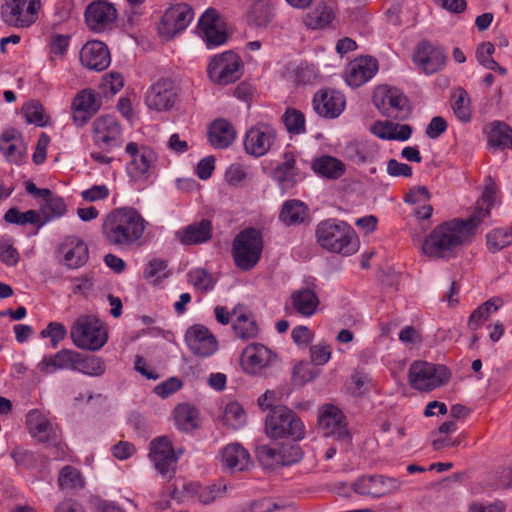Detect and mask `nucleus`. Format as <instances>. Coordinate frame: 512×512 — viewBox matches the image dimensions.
<instances>
[{
  "instance_id": "obj_1",
  "label": "nucleus",
  "mask_w": 512,
  "mask_h": 512,
  "mask_svg": "<svg viewBox=\"0 0 512 512\" xmlns=\"http://www.w3.org/2000/svg\"><path fill=\"white\" fill-rule=\"evenodd\" d=\"M495 188L486 186L476 202L474 212L465 220L452 219L437 225L425 238L422 250L430 258L440 259L452 255L460 246L470 241L480 223L490 215Z\"/></svg>"
},
{
  "instance_id": "obj_2",
  "label": "nucleus",
  "mask_w": 512,
  "mask_h": 512,
  "mask_svg": "<svg viewBox=\"0 0 512 512\" xmlns=\"http://www.w3.org/2000/svg\"><path fill=\"white\" fill-rule=\"evenodd\" d=\"M148 222L132 207L116 208L108 213L102 224V235L109 246L130 250L143 244Z\"/></svg>"
},
{
  "instance_id": "obj_3",
  "label": "nucleus",
  "mask_w": 512,
  "mask_h": 512,
  "mask_svg": "<svg viewBox=\"0 0 512 512\" xmlns=\"http://www.w3.org/2000/svg\"><path fill=\"white\" fill-rule=\"evenodd\" d=\"M315 236L320 247L332 253L349 256L359 249L355 230L342 220L332 218L320 221Z\"/></svg>"
},
{
  "instance_id": "obj_4",
  "label": "nucleus",
  "mask_w": 512,
  "mask_h": 512,
  "mask_svg": "<svg viewBox=\"0 0 512 512\" xmlns=\"http://www.w3.org/2000/svg\"><path fill=\"white\" fill-rule=\"evenodd\" d=\"M264 248L262 232L249 227L241 230L233 239L231 255L241 271L252 270L260 261Z\"/></svg>"
},
{
  "instance_id": "obj_5",
  "label": "nucleus",
  "mask_w": 512,
  "mask_h": 512,
  "mask_svg": "<svg viewBox=\"0 0 512 512\" xmlns=\"http://www.w3.org/2000/svg\"><path fill=\"white\" fill-rule=\"evenodd\" d=\"M73 344L83 350H100L108 340L105 324L95 316L81 315L70 329Z\"/></svg>"
},
{
  "instance_id": "obj_6",
  "label": "nucleus",
  "mask_w": 512,
  "mask_h": 512,
  "mask_svg": "<svg viewBox=\"0 0 512 512\" xmlns=\"http://www.w3.org/2000/svg\"><path fill=\"white\" fill-rule=\"evenodd\" d=\"M265 432L273 439L290 438L301 440L305 427L295 412L285 406H275L270 410L265 420Z\"/></svg>"
},
{
  "instance_id": "obj_7",
  "label": "nucleus",
  "mask_w": 512,
  "mask_h": 512,
  "mask_svg": "<svg viewBox=\"0 0 512 512\" xmlns=\"http://www.w3.org/2000/svg\"><path fill=\"white\" fill-rule=\"evenodd\" d=\"M125 153L130 158L127 173L133 181L146 182L155 173L158 156L151 147L129 142Z\"/></svg>"
},
{
  "instance_id": "obj_8",
  "label": "nucleus",
  "mask_w": 512,
  "mask_h": 512,
  "mask_svg": "<svg viewBox=\"0 0 512 512\" xmlns=\"http://www.w3.org/2000/svg\"><path fill=\"white\" fill-rule=\"evenodd\" d=\"M409 383L420 391H431L446 384L451 373L444 365L415 361L409 368Z\"/></svg>"
},
{
  "instance_id": "obj_9",
  "label": "nucleus",
  "mask_w": 512,
  "mask_h": 512,
  "mask_svg": "<svg viewBox=\"0 0 512 512\" xmlns=\"http://www.w3.org/2000/svg\"><path fill=\"white\" fill-rule=\"evenodd\" d=\"M244 70L243 62L233 51L215 55L209 62L208 76L218 85H228L241 78Z\"/></svg>"
},
{
  "instance_id": "obj_10",
  "label": "nucleus",
  "mask_w": 512,
  "mask_h": 512,
  "mask_svg": "<svg viewBox=\"0 0 512 512\" xmlns=\"http://www.w3.org/2000/svg\"><path fill=\"white\" fill-rule=\"evenodd\" d=\"M373 102L381 113L389 118L405 120L411 114L408 98L395 87H378L374 92Z\"/></svg>"
},
{
  "instance_id": "obj_11",
  "label": "nucleus",
  "mask_w": 512,
  "mask_h": 512,
  "mask_svg": "<svg viewBox=\"0 0 512 512\" xmlns=\"http://www.w3.org/2000/svg\"><path fill=\"white\" fill-rule=\"evenodd\" d=\"M40 7V0H4L1 17L11 27L26 28L36 22Z\"/></svg>"
},
{
  "instance_id": "obj_12",
  "label": "nucleus",
  "mask_w": 512,
  "mask_h": 512,
  "mask_svg": "<svg viewBox=\"0 0 512 512\" xmlns=\"http://www.w3.org/2000/svg\"><path fill=\"white\" fill-rule=\"evenodd\" d=\"M318 422L326 435L336 438L342 450L348 451L352 447V436L347 428L345 416L339 408L334 405L324 406Z\"/></svg>"
},
{
  "instance_id": "obj_13",
  "label": "nucleus",
  "mask_w": 512,
  "mask_h": 512,
  "mask_svg": "<svg viewBox=\"0 0 512 512\" xmlns=\"http://www.w3.org/2000/svg\"><path fill=\"white\" fill-rule=\"evenodd\" d=\"M179 87L170 78H160L147 90L145 104L157 112L169 111L178 100Z\"/></svg>"
},
{
  "instance_id": "obj_14",
  "label": "nucleus",
  "mask_w": 512,
  "mask_h": 512,
  "mask_svg": "<svg viewBox=\"0 0 512 512\" xmlns=\"http://www.w3.org/2000/svg\"><path fill=\"white\" fill-rule=\"evenodd\" d=\"M102 97L91 88L76 93L71 102L72 122L76 127H84L101 109Z\"/></svg>"
},
{
  "instance_id": "obj_15",
  "label": "nucleus",
  "mask_w": 512,
  "mask_h": 512,
  "mask_svg": "<svg viewBox=\"0 0 512 512\" xmlns=\"http://www.w3.org/2000/svg\"><path fill=\"white\" fill-rule=\"evenodd\" d=\"M122 137V128L118 120L112 115H101L92 123L93 143L103 151H111L119 145Z\"/></svg>"
},
{
  "instance_id": "obj_16",
  "label": "nucleus",
  "mask_w": 512,
  "mask_h": 512,
  "mask_svg": "<svg viewBox=\"0 0 512 512\" xmlns=\"http://www.w3.org/2000/svg\"><path fill=\"white\" fill-rule=\"evenodd\" d=\"M277 139L276 129L267 123H258L250 127L244 137V149L254 157L266 155Z\"/></svg>"
},
{
  "instance_id": "obj_17",
  "label": "nucleus",
  "mask_w": 512,
  "mask_h": 512,
  "mask_svg": "<svg viewBox=\"0 0 512 512\" xmlns=\"http://www.w3.org/2000/svg\"><path fill=\"white\" fill-rule=\"evenodd\" d=\"M400 486L401 482L396 478L371 475L358 478L352 484V489L359 495L379 498L398 491Z\"/></svg>"
},
{
  "instance_id": "obj_18",
  "label": "nucleus",
  "mask_w": 512,
  "mask_h": 512,
  "mask_svg": "<svg viewBox=\"0 0 512 512\" xmlns=\"http://www.w3.org/2000/svg\"><path fill=\"white\" fill-rule=\"evenodd\" d=\"M193 16L192 8L185 3H180L168 8L161 20L159 27L160 34L167 38H173L188 27Z\"/></svg>"
},
{
  "instance_id": "obj_19",
  "label": "nucleus",
  "mask_w": 512,
  "mask_h": 512,
  "mask_svg": "<svg viewBox=\"0 0 512 512\" xmlns=\"http://www.w3.org/2000/svg\"><path fill=\"white\" fill-rule=\"evenodd\" d=\"M26 426L31 436L38 442L58 445L60 429L41 411L37 409L29 411L26 415Z\"/></svg>"
},
{
  "instance_id": "obj_20",
  "label": "nucleus",
  "mask_w": 512,
  "mask_h": 512,
  "mask_svg": "<svg viewBox=\"0 0 512 512\" xmlns=\"http://www.w3.org/2000/svg\"><path fill=\"white\" fill-rule=\"evenodd\" d=\"M185 342L190 351L199 357H209L218 349L216 337L202 324H194L187 329Z\"/></svg>"
},
{
  "instance_id": "obj_21",
  "label": "nucleus",
  "mask_w": 512,
  "mask_h": 512,
  "mask_svg": "<svg viewBox=\"0 0 512 512\" xmlns=\"http://www.w3.org/2000/svg\"><path fill=\"white\" fill-rule=\"evenodd\" d=\"M312 105L314 111L327 119L337 118L345 109L346 100L337 90L325 88L314 94Z\"/></svg>"
},
{
  "instance_id": "obj_22",
  "label": "nucleus",
  "mask_w": 512,
  "mask_h": 512,
  "mask_svg": "<svg viewBox=\"0 0 512 512\" xmlns=\"http://www.w3.org/2000/svg\"><path fill=\"white\" fill-rule=\"evenodd\" d=\"M446 58L442 48L426 41L418 44L413 56L417 67L426 74H433L442 70L446 64Z\"/></svg>"
},
{
  "instance_id": "obj_23",
  "label": "nucleus",
  "mask_w": 512,
  "mask_h": 512,
  "mask_svg": "<svg viewBox=\"0 0 512 512\" xmlns=\"http://www.w3.org/2000/svg\"><path fill=\"white\" fill-rule=\"evenodd\" d=\"M149 457L162 475L173 471L178 460L172 442L167 436L157 437L151 441Z\"/></svg>"
},
{
  "instance_id": "obj_24",
  "label": "nucleus",
  "mask_w": 512,
  "mask_h": 512,
  "mask_svg": "<svg viewBox=\"0 0 512 512\" xmlns=\"http://www.w3.org/2000/svg\"><path fill=\"white\" fill-rule=\"evenodd\" d=\"M88 27L96 32L110 27L117 19L116 8L106 1H95L88 5L85 11Z\"/></svg>"
},
{
  "instance_id": "obj_25",
  "label": "nucleus",
  "mask_w": 512,
  "mask_h": 512,
  "mask_svg": "<svg viewBox=\"0 0 512 512\" xmlns=\"http://www.w3.org/2000/svg\"><path fill=\"white\" fill-rule=\"evenodd\" d=\"M27 146L21 132L14 128L4 130L0 135V152L9 162L20 165L26 156Z\"/></svg>"
},
{
  "instance_id": "obj_26",
  "label": "nucleus",
  "mask_w": 512,
  "mask_h": 512,
  "mask_svg": "<svg viewBox=\"0 0 512 512\" xmlns=\"http://www.w3.org/2000/svg\"><path fill=\"white\" fill-rule=\"evenodd\" d=\"M59 253L63 256V264L69 269L84 266L89 259L86 243L77 236H68L59 245Z\"/></svg>"
},
{
  "instance_id": "obj_27",
  "label": "nucleus",
  "mask_w": 512,
  "mask_h": 512,
  "mask_svg": "<svg viewBox=\"0 0 512 512\" xmlns=\"http://www.w3.org/2000/svg\"><path fill=\"white\" fill-rule=\"evenodd\" d=\"M276 359V355L262 344H251L247 346L241 357V364L244 370L251 374L261 372L265 367L270 366Z\"/></svg>"
},
{
  "instance_id": "obj_28",
  "label": "nucleus",
  "mask_w": 512,
  "mask_h": 512,
  "mask_svg": "<svg viewBox=\"0 0 512 512\" xmlns=\"http://www.w3.org/2000/svg\"><path fill=\"white\" fill-rule=\"evenodd\" d=\"M213 225L211 220L202 219L186 225L175 232L176 240L185 246L200 245L212 239Z\"/></svg>"
},
{
  "instance_id": "obj_29",
  "label": "nucleus",
  "mask_w": 512,
  "mask_h": 512,
  "mask_svg": "<svg viewBox=\"0 0 512 512\" xmlns=\"http://www.w3.org/2000/svg\"><path fill=\"white\" fill-rule=\"evenodd\" d=\"M378 71V62L373 57H360L352 62L346 70V82L349 86L357 88L368 82Z\"/></svg>"
},
{
  "instance_id": "obj_30",
  "label": "nucleus",
  "mask_w": 512,
  "mask_h": 512,
  "mask_svg": "<svg viewBox=\"0 0 512 512\" xmlns=\"http://www.w3.org/2000/svg\"><path fill=\"white\" fill-rule=\"evenodd\" d=\"M80 61L90 70H105L111 62L107 46L101 41H89L80 51Z\"/></svg>"
},
{
  "instance_id": "obj_31",
  "label": "nucleus",
  "mask_w": 512,
  "mask_h": 512,
  "mask_svg": "<svg viewBox=\"0 0 512 512\" xmlns=\"http://www.w3.org/2000/svg\"><path fill=\"white\" fill-rule=\"evenodd\" d=\"M282 158L283 161L274 168L272 178L281 190L286 192L296 185L298 168L294 152L285 151Z\"/></svg>"
},
{
  "instance_id": "obj_32",
  "label": "nucleus",
  "mask_w": 512,
  "mask_h": 512,
  "mask_svg": "<svg viewBox=\"0 0 512 512\" xmlns=\"http://www.w3.org/2000/svg\"><path fill=\"white\" fill-rule=\"evenodd\" d=\"M221 462L223 468L232 473L248 470L253 465L249 452L239 443H231L223 448Z\"/></svg>"
},
{
  "instance_id": "obj_33",
  "label": "nucleus",
  "mask_w": 512,
  "mask_h": 512,
  "mask_svg": "<svg viewBox=\"0 0 512 512\" xmlns=\"http://www.w3.org/2000/svg\"><path fill=\"white\" fill-rule=\"evenodd\" d=\"M489 147L512 150V128L503 121H493L484 128Z\"/></svg>"
},
{
  "instance_id": "obj_34",
  "label": "nucleus",
  "mask_w": 512,
  "mask_h": 512,
  "mask_svg": "<svg viewBox=\"0 0 512 512\" xmlns=\"http://www.w3.org/2000/svg\"><path fill=\"white\" fill-rule=\"evenodd\" d=\"M236 134L234 126L229 121L217 119L210 125L208 137L214 148L225 149L234 142Z\"/></svg>"
},
{
  "instance_id": "obj_35",
  "label": "nucleus",
  "mask_w": 512,
  "mask_h": 512,
  "mask_svg": "<svg viewBox=\"0 0 512 512\" xmlns=\"http://www.w3.org/2000/svg\"><path fill=\"white\" fill-rule=\"evenodd\" d=\"M378 153V145L371 141L352 142L345 147L346 158L357 165L372 163Z\"/></svg>"
},
{
  "instance_id": "obj_36",
  "label": "nucleus",
  "mask_w": 512,
  "mask_h": 512,
  "mask_svg": "<svg viewBox=\"0 0 512 512\" xmlns=\"http://www.w3.org/2000/svg\"><path fill=\"white\" fill-rule=\"evenodd\" d=\"M77 352L62 349L54 355L45 356L40 363V370L44 373H52L56 370H73Z\"/></svg>"
},
{
  "instance_id": "obj_37",
  "label": "nucleus",
  "mask_w": 512,
  "mask_h": 512,
  "mask_svg": "<svg viewBox=\"0 0 512 512\" xmlns=\"http://www.w3.org/2000/svg\"><path fill=\"white\" fill-rule=\"evenodd\" d=\"M291 302L295 311L305 317L312 316L320 303L317 294L310 288L294 291L291 295Z\"/></svg>"
},
{
  "instance_id": "obj_38",
  "label": "nucleus",
  "mask_w": 512,
  "mask_h": 512,
  "mask_svg": "<svg viewBox=\"0 0 512 512\" xmlns=\"http://www.w3.org/2000/svg\"><path fill=\"white\" fill-rule=\"evenodd\" d=\"M183 490L193 499L202 504H210L216 498L222 496L226 490L225 485L212 484L203 486L198 482L183 485Z\"/></svg>"
},
{
  "instance_id": "obj_39",
  "label": "nucleus",
  "mask_w": 512,
  "mask_h": 512,
  "mask_svg": "<svg viewBox=\"0 0 512 512\" xmlns=\"http://www.w3.org/2000/svg\"><path fill=\"white\" fill-rule=\"evenodd\" d=\"M311 167L317 175L328 179H338L346 170L342 161L329 155L314 159Z\"/></svg>"
},
{
  "instance_id": "obj_40",
  "label": "nucleus",
  "mask_w": 512,
  "mask_h": 512,
  "mask_svg": "<svg viewBox=\"0 0 512 512\" xmlns=\"http://www.w3.org/2000/svg\"><path fill=\"white\" fill-rule=\"evenodd\" d=\"M429 199L430 192L424 186L411 189L404 198L405 202L418 205L413 213L420 220L429 219L432 215L433 207L427 203Z\"/></svg>"
},
{
  "instance_id": "obj_41",
  "label": "nucleus",
  "mask_w": 512,
  "mask_h": 512,
  "mask_svg": "<svg viewBox=\"0 0 512 512\" xmlns=\"http://www.w3.org/2000/svg\"><path fill=\"white\" fill-rule=\"evenodd\" d=\"M308 216V207L300 200L292 199L284 202L279 219L287 226L301 224Z\"/></svg>"
},
{
  "instance_id": "obj_42",
  "label": "nucleus",
  "mask_w": 512,
  "mask_h": 512,
  "mask_svg": "<svg viewBox=\"0 0 512 512\" xmlns=\"http://www.w3.org/2000/svg\"><path fill=\"white\" fill-rule=\"evenodd\" d=\"M274 12L270 0H256L247 12V21L256 27H266L273 19Z\"/></svg>"
},
{
  "instance_id": "obj_43",
  "label": "nucleus",
  "mask_w": 512,
  "mask_h": 512,
  "mask_svg": "<svg viewBox=\"0 0 512 512\" xmlns=\"http://www.w3.org/2000/svg\"><path fill=\"white\" fill-rule=\"evenodd\" d=\"M335 18L334 10L325 3L317 5L304 18L305 25L310 29H323Z\"/></svg>"
},
{
  "instance_id": "obj_44",
  "label": "nucleus",
  "mask_w": 512,
  "mask_h": 512,
  "mask_svg": "<svg viewBox=\"0 0 512 512\" xmlns=\"http://www.w3.org/2000/svg\"><path fill=\"white\" fill-rule=\"evenodd\" d=\"M42 199L44 202L40 205L39 213L44 218L42 221H45V224L66 214L67 206L62 197L50 191V195L44 196Z\"/></svg>"
},
{
  "instance_id": "obj_45",
  "label": "nucleus",
  "mask_w": 512,
  "mask_h": 512,
  "mask_svg": "<svg viewBox=\"0 0 512 512\" xmlns=\"http://www.w3.org/2000/svg\"><path fill=\"white\" fill-rule=\"evenodd\" d=\"M174 418L177 427L182 431H191L199 426L198 410L186 403L176 406Z\"/></svg>"
},
{
  "instance_id": "obj_46",
  "label": "nucleus",
  "mask_w": 512,
  "mask_h": 512,
  "mask_svg": "<svg viewBox=\"0 0 512 512\" xmlns=\"http://www.w3.org/2000/svg\"><path fill=\"white\" fill-rule=\"evenodd\" d=\"M232 329L241 340L254 339L259 334L258 325L251 313H241L232 323Z\"/></svg>"
},
{
  "instance_id": "obj_47",
  "label": "nucleus",
  "mask_w": 512,
  "mask_h": 512,
  "mask_svg": "<svg viewBox=\"0 0 512 512\" xmlns=\"http://www.w3.org/2000/svg\"><path fill=\"white\" fill-rule=\"evenodd\" d=\"M57 483L61 490H80L85 486V479L78 468L66 465L60 469Z\"/></svg>"
},
{
  "instance_id": "obj_48",
  "label": "nucleus",
  "mask_w": 512,
  "mask_h": 512,
  "mask_svg": "<svg viewBox=\"0 0 512 512\" xmlns=\"http://www.w3.org/2000/svg\"><path fill=\"white\" fill-rule=\"evenodd\" d=\"M502 305L500 298H491L485 303L480 305L476 310L472 312L468 320V326L472 330H477L482 324L489 318V316L496 312Z\"/></svg>"
},
{
  "instance_id": "obj_49",
  "label": "nucleus",
  "mask_w": 512,
  "mask_h": 512,
  "mask_svg": "<svg viewBox=\"0 0 512 512\" xmlns=\"http://www.w3.org/2000/svg\"><path fill=\"white\" fill-rule=\"evenodd\" d=\"M452 110L463 123H468L472 118V110L468 93L463 88L456 89L452 94Z\"/></svg>"
},
{
  "instance_id": "obj_50",
  "label": "nucleus",
  "mask_w": 512,
  "mask_h": 512,
  "mask_svg": "<svg viewBox=\"0 0 512 512\" xmlns=\"http://www.w3.org/2000/svg\"><path fill=\"white\" fill-rule=\"evenodd\" d=\"M4 220L7 223L25 225L32 224L41 228L45 225V221H42L40 213L36 210H28L26 212H20L18 208L12 207L4 214Z\"/></svg>"
},
{
  "instance_id": "obj_51",
  "label": "nucleus",
  "mask_w": 512,
  "mask_h": 512,
  "mask_svg": "<svg viewBox=\"0 0 512 512\" xmlns=\"http://www.w3.org/2000/svg\"><path fill=\"white\" fill-rule=\"evenodd\" d=\"M73 370L89 376H101L105 372V365L100 357L86 356L77 352Z\"/></svg>"
},
{
  "instance_id": "obj_52",
  "label": "nucleus",
  "mask_w": 512,
  "mask_h": 512,
  "mask_svg": "<svg viewBox=\"0 0 512 512\" xmlns=\"http://www.w3.org/2000/svg\"><path fill=\"white\" fill-rule=\"evenodd\" d=\"M281 120L290 134L300 135L306 132L305 115L296 108H287Z\"/></svg>"
},
{
  "instance_id": "obj_53",
  "label": "nucleus",
  "mask_w": 512,
  "mask_h": 512,
  "mask_svg": "<svg viewBox=\"0 0 512 512\" xmlns=\"http://www.w3.org/2000/svg\"><path fill=\"white\" fill-rule=\"evenodd\" d=\"M512 244V231L509 228H496L486 235L487 249L497 253Z\"/></svg>"
},
{
  "instance_id": "obj_54",
  "label": "nucleus",
  "mask_w": 512,
  "mask_h": 512,
  "mask_svg": "<svg viewBox=\"0 0 512 512\" xmlns=\"http://www.w3.org/2000/svg\"><path fill=\"white\" fill-rule=\"evenodd\" d=\"M188 282L201 292H208L214 288L213 276L202 268L192 269L187 274Z\"/></svg>"
},
{
  "instance_id": "obj_55",
  "label": "nucleus",
  "mask_w": 512,
  "mask_h": 512,
  "mask_svg": "<svg viewBox=\"0 0 512 512\" xmlns=\"http://www.w3.org/2000/svg\"><path fill=\"white\" fill-rule=\"evenodd\" d=\"M255 453L264 468L274 469L281 466L279 449L263 444L256 447Z\"/></svg>"
},
{
  "instance_id": "obj_56",
  "label": "nucleus",
  "mask_w": 512,
  "mask_h": 512,
  "mask_svg": "<svg viewBox=\"0 0 512 512\" xmlns=\"http://www.w3.org/2000/svg\"><path fill=\"white\" fill-rule=\"evenodd\" d=\"M224 422L233 429H238L244 425L246 414L243 407L237 402L228 403L225 407Z\"/></svg>"
},
{
  "instance_id": "obj_57",
  "label": "nucleus",
  "mask_w": 512,
  "mask_h": 512,
  "mask_svg": "<svg viewBox=\"0 0 512 512\" xmlns=\"http://www.w3.org/2000/svg\"><path fill=\"white\" fill-rule=\"evenodd\" d=\"M66 336L67 329L65 325L60 322H49L46 328L40 332L41 338L50 339V343L53 348L58 347Z\"/></svg>"
},
{
  "instance_id": "obj_58",
  "label": "nucleus",
  "mask_w": 512,
  "mask_h": 512,
  "mask_svg": "<svg viewBox=\"0 0 512 512\" xmlns=\"http://www.w3.org/2000/svg\"><path fill=\"white\" fill-rule=\"evenodd\" d=\"M10 456L17 466H20L24 469H32L37 464L35 454L23 447L17 446L13 448L10 452Z\"/></svg>"
},
{
  "instance_id": "obj_59",
  "label": "nucleus",
  "mask_w": 512,
  "mask_h": 512,
  "mask_svg": "<svg viewBox=\"0 0 512 512\" xmlns=\"http://www.w3.org/2000/svg\"><path fill=\"white\" fill-rule=\"evenodd\" d=\"M23 114L26 121L36 126H45L47 118L45 116L44 108L38 102H32L23 108Z\"/></svg>"
},
{
  "instance_id": "obj_60",
  "label": "nucleus",
  "mask_w": 512,
  "mask_h": 512,
  "mask_svg": "<svg viewBox=\"0 0 512 512\" xmlns=\"http://www.w3.org/2000/svg\"><path fill=\"white\" fill-rule=\"evenodd\" d=\"M281 466L292 465L302 459L303 452L298 444H283L279 448Z\"/></svg>"
},
{
  "instance_id": "obj_61",
  "label": "nucleus",
  "mask_w": 512,
  "mask_h": 512,
  "mask_svg": "<svg viewBox=\"0 0 512 512\" xmlns=\"http://www.w3.org/2000/svg\"><path fill=\"white\" fill-rule=\"evenodd\" d=\"M495 47L491 42H483L476 51L478 61L487 69L496 70L498 63L492 58Z\"/></svg>"
},
{
  "instance_id": "obj_62",
  "label": "nucleus",
  "mask_w": 512,
  "mask_h": 512,
  "mask_svg": "<svg viewBox=\"0 0 512 512\" xmlns=\"http://www.w3.org/2000/svg\"><path fill=\"white\" fill-rule=\"evenodd\" d=\"M20 259L17 249L7 239L0 240V260L7 266H15Z\"/></svg>"
},
{
  "instance_id": "obj_63",
  "label": "nucleus",
  "mask_w": 512,
  "mask_h": 512,
  "mask_svg": "<svg viewBox=\"0 0 512 512\" xmlns=\"http://www.w3.org/2000/svg\"><path fill=\"white\" fill-rule=\"evenodd\" d=\"M311 360L316 365L326 364L332 353V348L328 344H318L310 348Z\"/></svg>"
},
{
  "instance_id": "obj_64",
  "label": "nucleus",
  "mask_w": 512,
  "mask_h": 512,
  "mask_svg": "<svg viewBox=\"0 0 512 512\" xmlns=\"http://www.w3.org/2000/svg\"><path fill=\"white\" fill-rule=\"evenodd\" d=\"M69 46V36L54 34L50 38V52L54 56L63 57Z\"/></svg>"
}]
</instances>
